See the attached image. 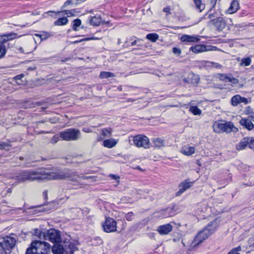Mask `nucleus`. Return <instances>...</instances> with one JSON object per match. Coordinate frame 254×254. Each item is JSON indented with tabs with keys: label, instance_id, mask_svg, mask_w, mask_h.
<instances>
[{
	"label": "nucleus",
	"instance_id": "obj_46",
	"mask_svg": "<svg viewBox=\"0 0 254 254\" xmlns=\"http://www.w3.org/2000/svg\"><path fill=\"white\" fill-rule=\"evenodd\" d=\"M173 53L179 56L181 54V51L180 49L174 47L173 48Z\"/></svg>",
	"mask_w": 254,
	"mask_h": 254
},
{
	"label": "nucleus",
	"instance_id": "obj_18",
	"mask_svg": "<svg viewBox=\"0 0 254 254\" xmlns=\"http://www.w3.org/2000/svg\"><path fill=\"white\" fill-rule=\"evenodd\" d=\"M218 78L220 80L225 82H232L233 84H237L238 82V80L227 74L219 73L217 74Z\"/></svg>",
	"mask_w": 254,
	"mask_h": 254
},
{
	"label": "nucleus",
	"instance_id": "obj_13",
	"mask_svg": "<svg viewBox=\"0 0 254 254\" xmlns=\"http://www.w3.org/2000/svg\"><path fill=\"white\" fill-rule=\"evenodd\" d=\"M183 81L188 84L196 85L199 82V77L198 75L191 72L188 74L187 77L184 78Z\"/></svg>",
	"mask_w": 254,
	"mask_h": 254
},
{
	"label": "nucleus",
	"instance_id": "obj_15",
	"mask_svg": "<svg viewBox=\"0 0 254 254\" xmlns=\"http://www.w3.org/2000/svg\"><path fill=\"white\" fill-rule=\"evenodd\" d=\"M231 102L233 106H237L241 103H244L245 105L248 104V99L245 97L241 96L240 95H236L232 97L231 100Z\"/></svg>",
	"mask_w": 254,
	"mask_h": 254
},
{
	"label": "nucleus",
	"instance_id": "obj_14",
	"mask_svg": "<svg viewBox=\"0 0 254 254\" xmlns=\"http://www.w3.org/2000/svg\"><path fill=\"white\" fill-rule=\"evenodd\" d=\"M193 184V182L189 181V180H186L181 183L179 186V190L176 193L177 196H179L181 195L184 192H185L186 190L190 188Z\"/></svg>",
	"mask_w": 254,
	"mask_h": 254
},
{
	"label": "nucleus",
	"instance_id": "obj_11",
	"mask_svg": "<svg viewBox=\"0 0 254 254\" xmlns=\"http://www.w3.org/2000/svg\"><path fill=\"white\" fill-rule=\"evenodd\" d=\"M104 231L106 233H111L117 231V223L113 218H106L104 224H102Z\"/></svg>",
	"mask_w": 254,
	"mask_h": 254
},
{
	"label": "nucleus",
	"instance_id": "obj_61",
	"mask_svg": "<svg viewBox=\"0 0 254 254\" xmlns=\"http://www.w3.org/2000/svg\"><path fill=\"white\" fill-rule=\"evenodd\" d=\"M121 43V39H118V41L117 44L118 45H120Z\"/></svg>",
	"mask_w": 254,
	"mask_h": 254
},
{
	"label": "nucleus",
	"instance_id": "obj_7",
	"mask_svg": "<svg viewBox=\"0 0 254 254\" xmlns=\"http://www.w3.org/2000/svg\"><path fill=\"white\" fill-rule=\"evenodd\" d=\"M80 135V130L75 128H68L60 132L61 138L66 141L77 140Z\"/></svg>",
	"mask_w": 254,
	"mask_h": 254
},
{
	"label": "nucleus",
	"instance_id": "obj_45",
	"mask_svg": "<svg viewBox=\"0 0 254 254\" xmlns=\"http://www.w3.org/2000/svg\"><path fill=\"white\" fill-rule=\"evenodd\" d=\"M217 0H210V7L209 9V11L212 10V9L214 8V7L216 5V2Z\"/></svg>",
	"mask_w": 254,
	"mask_h": 254
},
{
	"label": "nucleus",
	"instance_id": "obj_57",
	"mask_svg": "<svg viewBox=\"0 0 254 254\" xmlns=\"http://www.w3.org/2000/svg\"><path fill=\"white\" fill-rule=\"evenodd\" d=\"M244 185L247 186H252L254 185V183L250 182L249 184H245Z\"/></svg>",
	"mask_w": 254,
	"mask_h": 254
},
{
	"label": "nucleus",
	"instance_id": "obj_63",
	"mask_svg": "<svg viewBox=\"0 0 254 254\" xmlns=\"http://www.w3.org/2000/svg\"><path fill=\"white\" fill-rule=\"evenodd\" d=\"M43 193H44V194L46 196H47V192H46V191H44V192H43Z\"/></svg>",
	"mask_w": 254,
	"mask_h": 254
},
{
	"label": "nucleus",
	"instance_id": "obj_4",
	"mask_svg": "<svg viewBox=\"0 0 254 254\" xmlns=\"http://www.w3.org/2000/svg\"><path fill=\"white\" fill-rule=\"evenodd\" d=\"M50 248V245L47 242L35 241L27 249L26 254H48Z\"/></svg>",
	"mask_w": 254,
	"mask_h": 254
},
{
	"label": "nucleus",
	"instance_id": "obj_41",
	"mask_svg": "<svg viewBox=\"0 0 254 254\" xmlns=\"http://www.w3.org/2000/svg\"><path fill=\"white\" fill-rule=\"evenodd\" d=\"M241 251V247L240 246L237 247L231 250L228 254H240L238 252Z\"/></svg>",
	"mask_w": 254,
	"mask_h": 254
},
{
	"label": "nucleus",
	"instance_id": "obj_20",
	"mask_svg": "<svg viewBox=\"0 0 254 254\" xmlns=\"http://www.w3.org/2000/svg\"><path fill=\"white\" fill-rule=\"evenodd\" d=\"M172 226L170 224L161 225L158 227L157 231L161 235H167L172 231Z\"/></svg>",
	"mask_w": 254,
	"mask_h": 254
},
{
	"label": "nucleus",
	"instance_id": "obj_53",
	"mask_svg": "<svg viewBox=\"0 0 254 254\" xmlns=\"http://www.w3.org/2000/svg\"><path fill=\"white\" fill-rule=\"evenodd\" d=\"M140 40H140L139 39H137V40H134V41L131 42V46H135V45H137V43L138 42H139Z\"/></svg>",
	"mask_w": 254,
	"mask_h": 254
},
{
	"label": "nucleus",
	"instance_id": "obj_42",
	"mask_svg": "<svg viewBox=\"0 0 254 254\" xmlns=\"http://www.w3.org/2000/svg\"><path fill=\"white\" fill-rule=\"evenodd\" d=\"M60 135H59L58 134L55 135L51 139L50 143L52 144H55L59 140H60Z\"/></svg>",
	"mask_w": 254,
	"mask_h": 254
},
{
	"label": "nucleus",
	"instance_id": "obj_62",
	"mask_svg": "<svg viewBox=\"0 0 254 254\" xmlns=\"http://www.w3.org/2000/svg\"><path fill=\"white\" fill-rule=\"evenodd\" d=\"M98 239L100 241V243L102 244L103 243L102 240L100 238H98Z\"/></svg>",
	"mask_w": 254,
	"mask_h": 254
},
{
	"label": "nucleus",
	"instance_id": "obj_56",
	"mask_svg": "<svg viewBox=\"0 0 254 254\" xmlns=\"http://www.w3.org/2000/svg\"><path fill=\"white\" fill-rule=\"evenodd\" d=\"M35 69H36V67L35 66L34 67H29L27 68V70L29 71H33V70H34Z\"/></svg>",
	"mask_w": 254,
	"mask_h": 254
},
{
	"label": "nucleus",
	"instance_id": "obj_49",
	"mask_svg": "<svg viewBox=\"0 0 254 254\" xmlns=\"http://www.w3.org/2000/svg\"><path fill=\"white\" fill-rule=\"evenodd\" d=\"M170 10V7L169 6H167L163 8V12H166L167 15H169L171 14Z\"/></svg>",
	"mask_w": 254,
	"mask_h": 254
},
{
	"label": "nucleus",
	"instance_id": "obj_10",
	"mask_svg": "<svg viewBox=\"0 0 254 254\" xmlns=\"http://www.w3.org/2000/svg\"><path fill=\"white\" fill-rule=\"evenodd\" d=\"M16 243V240L14 238L6 236L0 238V246L3 250H10L12 249Z\"/></svg>",
	"mask_w": 254,
	"mask_h": 254
},
{
	"label": "nucleus",
	"instance_id": "obj_22",
	"mask_svg": "<svg viewBox=\"0 0 254 254\" xmlns=\"http://www.w3.org/2000/svg\"><path fill=\"white\" fill-rule=\"evenodd\" d=\"M240 8L238 0H233L230 4L229 8L227 9V12L229 14H233L236 12Z\"/></svg>",
	"mask_w": 254,
	"mask_h": 254
},
{
	"label": "nucleus",
	"instance_id": "obj_23",
	"mask_svg": "<svg viewBox=\"0 0 254 254\" xmlns=\"http://www.w3.org/2000/svg\"><path fill=\"white\" fill-rule=\"evenodd\" d=\"M240 124L248 130H252L254 127V125L252 121L247 119L243 118L240 121Z\"/></svg>",
	"mask_w": 254,
	"mask_h": 254
},
{
	"label": "nucleus",
	"instance_id": "obj_34",
	"mask_svg": "<svg viewBox=\"0 0 254 254\" xmlns=\"http://www.w3.org/2000/svg\"><path fill=\"white\" fill-rule=\"evenodd\" d=\"M11 147V141H8L7 142L0 141V149L8 150Z\"/></svg>",
	"mask_w": 254,
	"mask_h": 254
},
{
	"label": "nucleus",
	"instance_id": "obj_36",
	"mask_svg": "<svg viewBox=\"0 0 254 254\" xmlns=\"http://www.w3.org/2000/svg\"><path fill=\"white\" fill-rule=\"evenodd\" d=\"M112 129L110 127L101 129L102 135L104 137H110L112 135Z\"/></svg>",
	"mask_w": 254,
	"mask_h": 254
},
{
	"label": "nucleus",
	"instance_id": "obj_64",
	"mask_svg": "<svg viewBox=\"0 0 254 254\" xmlns=\"http://www.w3.org/2000/svg\"><path fill=\"white\" fill-rule=\"evenodd\" d=\"M136 168L137 169H138V170H141V168H140V167L139 166H137V167H136Z\"/></svg>",
	"mask_w": 254,
	"mask_h": 254
},
{
	"label": "nucleus",
	"instance_id": "obj_19",
	"mask_svg": "<svg viewBox=\"0 0 254 254\" xmlns=\"http://www.w3.org/2000/svg\"><path fill=\"white\" fill-rule=\"evenodd\" d=\"M52 251L54 254H63L65 252L64 244H63V242L55 243L52 247Z\"/></svg>",
	"mask_w": 254,
	"mask_h": 254
},
{
	"label": "nucleus",
	"instance_id": "obj_43",
	"mask_svg": "<svg viewBox=\"0 0 254 254\" xmlns=\"http://www.w3.org/2000/svg\"><path fill=\"white\" fill-rule=\"evenodd\" d=\"M249 147L251 149L254 148V138L249 137Z\"/></svg>",
	"mask_w": 254,
	"mask_h": 254
},
{
	"label": "nucleus",
	"instance_id": "obj_16",
	"mask_svg": "<svg viewBox=\"0 0 254 254\" xmlns=\"http://www.w3.org/2000/svg\"><path fill=\"white\" fill-rule=\"evenodd\" d=\"M64 244L65 253L66 254H73L75 251L77 250L76 245L74 242H63Z\"/></svg>",
	"mask_w": 254,
	"mask_h": 254
},
{
	"label": "nucleus",
	"instance_id": "obj_27",
	"mask_svg": "<svg viewBox=\"0 0 254 254\" xmlns=\"http://www.w3.org/2000/svg\"><path fill=\"white\" fill-rule=\"evenodd\" d=\"M190 50L195 53H198L205 51L206 47L204 45H196L190 48Z\"/></svg>",
	"mask_w": 254,
	"mask_h": 254
},
{
	"label": "nucleus",
	"instance_id": "obj_55",
	"mask_svg": "<svg viewBox=\"0 0 254 254\" xmlns=\"http://www.w3.org/2000/svg\"><path fill=\"white\" fill-rule=\"evenodd\" d=\"M49 121L50 122H51V123L55 124L58 122V120L55 118H54V119L51 118V119H49Z\"/></svg>",
	"mask_w": 254,
	"mask_h": 254
},
{
	"label": "nucleus",
	"instance_id": "obj_24",
	"mask_svg": "<svg viewBox=\"0 0 254 254\" xmlns=\"http://www.w3.org/2000/svg\"><path fill=\"white\" fill-rule=\"evenodd\" d=\"M118 141L114 138H111L109 139L105 140L103 142V145L104 147L111 148L115 146L118 143Z\"/></svg>",
	"mask_w": 254,
	"mask_h": 254
},
{
	"label": "nucleus",
	"instance_id": "obj_44",
	"mask_svg": "<svg viewBox=\"0 0 254 254\" xmlns=\"http://www.w3.org/2000/svg\"><path fill=\"white\" fill-rule=\"evenodd\" d=\"M133 213L131 212H128V213H127L126 215V219L127 220V221H131L132 220V218H133Z\"/></svg>",
	"mask_w": 254,
	"mask_h": 254
},
{
	"label": "nucleus",
	"instance_id": "obj_50",
	"mask_svg": "<svg viewBox=\"0 0 254 254\" xmlns=\"http://www.w3.org/2000/svg\"><path fill=\"white\" fill-rule=\"evenodd\" d=\"M84 41H86V38L79 40H76V41L72 42V43L75 44H77V43H81V42H82Z\"/></svg>",
	"mask_w": 254,
	"mask_h": 254
},
{
	"label": "nucleus",
	"instance_id": "obj_40",
	"mask_svg": "<svg viewBox=\"0 0 254 254\" xmlns=\"http://www.w3.org/2000/svg\"><path fill=\"white\" fill-rule=\"evenodd\" d=\"M76 12V10L75 9L69 10H63L61 12L64 13V15H66L68 16H73L74 15V13Z\"/></svg>",
	"mask_w": 254,
	"mask_h": 254
},
{
	"label": "nucleus",
	"instance_id": "obj_3",
	"mask_svg": "<svg viewBox=\"0 0 254 254\" xmlns=\"http://www.w3.org/2000/svg\"><path fill=\"white\" fill-rule=\"evenodd\" d=\"M92 178L91 176L79 175L77 172L69 169H64L56 172V180H66L78 183L81 180H88Z\"/></svg>",
	"mask_w": 254,
	"mask_h": 254
},
{
	"label": "nucleus",
	"instance_id": "obj_51",
	"mask_svg": "<svg viewBox=\"0 0 254 254\" xmlns=\"http://www.w3.org/2000/svg\"><path fill=\"white\" fill-rule=\"evenodd\" d=\"M100 38H97V37H95L86 38V41L91 40H100Z\"/></svg>",
	"mask_w": 254,
	"mask_h": 254
},
{
	"label": "nucleus",
	"instance_id": "obj_9",
	"mask_svg": "<svg viewBox=\"0 0 254 254\" xmlns=\"http://www.w3.org/2000/svg\"><path fill=\"white\" fill-rule=\"evenodd\" d=\"M46 240H49L54 244L57 243H61L62 239L60 232L55 229H51L46 233Z\"/></svg>",
	"mask_w": 254,
	"mask_h": 254
},
{
	"label": "nucleus",
	"instance_id": "obj_54",
	"mask_svg": "<svg viewBox=\"0 0 254 254\" xmlns=\"http://www.w3.org/2000/svg\"><path fill=\"white\" fill-rule=\"evenodd\" d=\"M110 176L113 179H114V180H119L120 177L119 176H117V175H113V174H111L110 175Z\"/></svg>",
	"mask_w": 254,
	"mask_h": 254
},
{
	"label": "nucleus",
	"instance_id": "obj_17",
	"mask_svg": "<svg viewBox=\"0 0 254 254\" xmlns=\"http://www.w3.org/2000/svg\"><path fill=\"white\" fill-rule=\"evenodd\" d=\"M108 22H109L107 23ZM88 23L90 25L93 26H98L101 23L106 22L102 20V17L100 15H95L94 16H90L88 18Z\"/></svg>",
	"mask_w": 254,
	"mask_h": 254
},
{
	"label": "nucleus",
	"instance_id": "obj_21",
	"mask_svg": "<svg viewBox=\"0 0 254 254\" xmlns=\"http://www.w3.org/2000/svg\"><path fill=\"white\" fill-rule=\"evenodd\" d=\"M181 41L183 42H197L199 41V38L198 36H190L188 35H183L180 39Z\"/></svg>",
	"mask_w": 254,
	"mask_h": 254
},
{
	"label": "nucleus",
	"instance_id": "obj_1",
	"mask_svg": "<svg viewBox=\"0 0 254 254\" xmlns=\"http://www.w3.org/2000/svg\"><path fill=\"white\" fill-rule=\"evenodd\" d=\"M14 178L15 180L19 183H23L25 181L56 180V172H53L48 169L38 171L25 170L18 173Z\"/></svg>",
	"mask_w": 254,
	"mask_h": 254
},
{
	"label": "nucleus",
	"instance_id": "obj_6",
	"mask_svg": "<svg viewBox=\"0 0 254 254\" xmlns=\"http://www.w3.org/2000/svg\"><path fill=\"white\" fill-rule=\"evenodd\" d=\"M17 34L14 33H11L7 35H3L1 36L0 41V59L4 57L6 48L9 47L8 41L15 39Z\"/></svg>",
	"mask_w": 254,
	"mask_h": 254
},
{
	"label": "nucleus",
	"instance_id": "obj_38",
	"mask_svg": "<svg viewBox=\"0 0 254 254\" xmlns=\"http://www.w3.org/2000/svg\"><path fill=\"white\" fill-rule=\"evenodd\" d=\"M35 236H37L40 238V239H42V238L46 240L47 238H46V233L42 232L41 231L36 229L35 231Z\"/></svg>",
	"mask_w": 254,
	"mask_h": 254
},
{
	"label": "nucleus",
	"instance_id": "obj_59",
	"mask_svg": "<svg viewBox=\"0 0 254 254\" xmlns=\"http://www.w3.org/2000/svg\"><path fill=\"white\" fill-rule=\"evenodd\" d=\"M0 254H7V253L3 250L0 251Z\"/></svg>",
	"mask_w": 254,
	"mask_h": 254
},
{
	"label": "nucleus",
	"instance_id": "obj_31",
	"mask_svg": "<svg viewBox=\"0 0 254 254\" xmlns=\"http://www.w3.org/2000/svg\"><path fill=\"white\" fill-rule=\"evenodd\" d=\"M115 75L114 73L111 72H108V71H102L100 72V74L99 75V77L101 79L103 78H108L110 77H114Z\"/></svg>",
	"mask_w": 254,
	"mask_h": 254
},
{
	"label": "nucleus",
	"instance_id": "obj_12",
	"mask_svg": "<svg viewBox=\"0 0 254 254\" xmlns=\"http://www.w3.org/2000/svg\"><path fill=\"white\" fill-rule=\"evenodd\" d=\"M212 21L217 30L219 31H222L226 27V22L223 17H217L214 19Z\"/></svg>",
	"mask_w": 254,
	"mask_h": 254
},
{
	"label": "nucleus",
	"instance_id": "obj_29",
	"mask_svg": "<svg viewBox=\"0 0 254 254\" xmlns=\"http://www.w3.org/2000/svg\"><path fill=\"white\" fill-rule=\"evenodd\" d=\"M195 5V7L200 12L202 11L205 8V4L202 2L201 0H193Z\"/></svg>",
	"mask_w": 254,
	"mask_h": 254
},
{
	"label": "nucleus",
	"instance_id": "obj_35",
	"mask_svg": "<svg viewBox=\"0 0 254 254\" xmlns=\"http://www.w3.org/2000/svg\"><path fill=\"white\" fill-rule=\"evenodd\" d=\"M189 111L194 115H200L201 114V111L197 106H191Z\"/></svg>",
	"mask_w": 254,
	"mask_h": 254
},
{
	"label": "nucleus",
	"instance_id": "obj_32",
	"mask_svg": "<svg viewBox=\"0 0 254 254\" xmlns=\"http://www.w3.org/2000/svg\"><path fill=\"white\" fill-rule=\"evenodd\" d=\"M205 66L216 68H221L222 67L219 63L209 61L205 62Z\"/></svg>",
	"mask_w": 254,
	"mask_h": 254
},
{
	"label": "nucleus",
	"instance_id": "obj_8",
	"mask_svg": "<svg viewBox=\"0 0 254 254\" xmlns=\"http://www.w3.org/2000/svg\"><path fill=\"white\" fill-rule=\"evenodd\" d=\"M132 138L133 144L137 147H142L145 149L150 148V141L149 138L145 135L138 134L134 136H131Z\"/></svg>",
	"mask_w": 254,
	"mask_h": 254
},
{
	"label": "nucleus",
	"instance_id": "obj_28",
	"mask_svg": "<svg viewBox=\"0 0 254 254\" xmlns=\"http://www.w3.org/2000/svg\"><path fill=\"white\" fill-rule=\"evenodd\" d=\"M249 137L244 138L239 143L238 146V149L242 150L245 149L247 146L249 147Z\"/></svg>",
	"mask_w": 254,
	"mask_h": 254
},
{
	"label": "nucleus",
	"instance_id": "obj_52",
	"mask_svg": "<svg viewBox=\"0 0 254 254\" xmlns=\"http://www.w3.org/2000/svg\"><path fill=\"white\" fill-rule=\"evenodd\" d=\"M24 77V75L23 74H21L19 75H18L15 77V79L16 80H20Z\"/></svg>",
	"mask_w": 254,
	"mask_h": 254
},
{
	"label": "nucleus",
	"instance_id": "obj_26",
	"mask_svg": "<svg viewBox=\"0 0 254 254\" xmlns=\"http://www.w3.org/2000/svg\"><path fill=\"white\" fill-rule=\"evenodd\" d=\"M152 141L156 148H161L165 146V141L161 138L158 137L154 138Z\"/></svg>",
	"mask_w": 254,
	"mask_h": 254
},
{
	"label": "nucleus",
	"instance_id": "obj_60",
	"mask_svg": "<svg viewBox=\"0 0 254 254\" xmlns=\"http://www.w3.org/2000/svg\"><path fill=\"white\" fill-rule=\"evenodd\" d=\"M135 101V100L132 99H131V98L128 99L127 100V102H133V101Z\"/></svg>",
	"mask_w": 254,
	"mask_h": 254
},
{
	"label": "nucleus",
	"instance_id": "obj_2",
	"mask_svg": "<svg viewBox=\"0 0 254 254\" xmlns=\"http://www.w3.org/2000/svg\"><path fill=\"white\" fill-rule=\"evenodd\" d=\"M218 226V223L217 219H215L208 223V225L196 236L192 243L193 247H197L204 240L206 239L210 235L215 231Z\"/></svg>",
	"mask_w": 254,
	"mask_h": 254
},
{
	"label": "nucleus",
	"instance_id": "obj_25",
	"mask_svg": "<svg viewBox=\"0 0 254 254\" xmlns=\"http://www.w3.org/2000/svg\"><path fill=\"white\" fill-rule=\"evenodd\" d=\"M195 152V148L193 146H185L181 149V153L187 156H190Z\"/></svg>",
	"mask_w": 254,
	"mask_h": 254
},
{
	"label": "nucleus",
	"instance_id": "obj_48",
	"mask_svg": "<svg viewBox=\"0 0 254 254\" xmlns=\"http://www.w3.org/2000/svg\"><path fill=\"white\" fill-rule=\"evenodd\" d=\"M74 0H67L64 3V4L63 5V6H62V8H64L65 6H66L67 5H69V4H72L73 3V1Z\"/></svg>",
	"mask_w": 254,
	"mask_h": 254
},
{
	"label": "nucleus",
	"instance_id": "obj_58",
	"mask_svg": "<svg viewBox=\"0 0 254 254\" xmlns=\"http://www.w3.org/2000/svg\"><path fill=\"white\" fill-rule=\"evenodd\" d=\"M76 1V4H78V3H80V2H84L86 0H75Z\"/></svg>",
	"mask_w": 254,
	"mask_h": 254
},
{
	"label": "nucleus",
	"instance_id": "obj_47",
	"mask_svg": "<svg viewBox=\"0 0 254 254\" xmlns=\"http://www.w3.org/2000/svg\"><path fill=\"white\" fill-rule=\"evenodd\" d=\"M248 243L250 247L254 248V237L250 238L248 240Z\"/></svg>",
	"mask_w": 254,
	"mask_h": 254
},
{
	"label": "nucleus",
	"instance_id": "obj_5",
	"mask_svg": "<svg viewBox=\"0 0 254 254\" xmlns=\"http://www.w3.org/2000/svg\"><path fill=\"white\" fill-rule=\"evenodd\" d=\"M213 129L215 132L217 133L225 132L229 133L231 132H236L238 131V128L234 126L232 122L224 121L215 123L213 125Z\"/></svg>",
	"mask_w": 254,
	"mask_h": 254
},
{
	"label": "nucleus",
	"instance_id": "obj_33",
	"mask_svg": "<svg viewBox=\"0 0 254 254\" xmlns=\"http://www.w3.org/2000/svg\"><path fill=\"white\" fill-rule=\"evenodd\" d=\"M251 62L252 60L250 57L244 58L242 59L240 65L241 66H247L251 64Z\"/></svg>",
	"mask_w": 254,
	"mask_h": 254
},
{
	"label": "nucleus",
	"instance_id": "obj_39",
	"mask_svg": "<svg viewBox=\"0 0 254 254\" xmlns=\"http://www.w3.org/2000/svg\"><path fill=\"white\" fill-rule=\"evenodd\" d=\"M81 24L80 19L77 18L73 21L72 29L74 31H77V28L79 27Z\"/></svg>",
	"mask_w": 254,
	"mask_h": 254
},
{
	"label": "nucleus",
	"instance_id": "obj_37",
	"mask_svg": "<svg viewBox=\"0 0 254 254\" xmlns=\"http://www.w3.org/2000/svg\"><path fill=\"white\" fill-rule=\"evenodd\" d=\"M146 38L152 42H155L159 38L158 34L156 33H150L146 35Z\"/></svg>",
	"mask_w": 254,
	"mask_h": 254
},
{
	"label": "nucleus",
	"instance_id": "obj_30",
	"mask_svg": "<svg viewBox=\"0 0 254 254\" xmlns=\"http://www.w3.org/2000/svg\"><path fill=\"white\" fill-rule=\"evenodd\" d=\"M68 21V20L66 17H63L55 21L54 24L55 25L62 26L66 24Z\"/></svg>",
	"mask_w": 254,
	"mask_h": 254
}]
</instances>
